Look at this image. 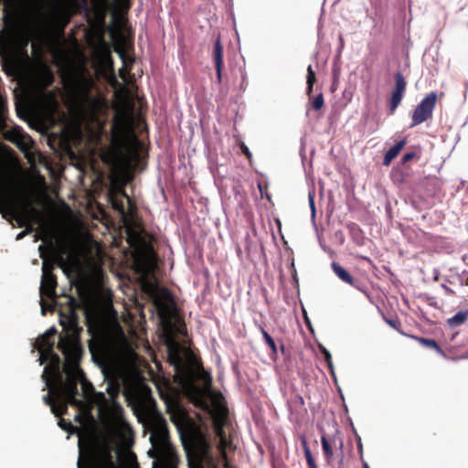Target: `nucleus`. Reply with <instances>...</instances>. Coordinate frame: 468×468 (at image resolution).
<instances>
[{"label": "nucleus", "mask_w": 468, "mask_h": 468, "mask_svg": "<svg viewBox=\"0 0 468 468\" xmlns=\"http://www.w3.org/2000/svg\"><path fill=\"white\" fill-rule=\"evenodd\" d=\"M312 108L315 111H319L323 108L324 104L323 93H319L313 101H312Z\"/></svg>", "instance_id": "obj_33"}, {"label": "nucleus", "mask_w": 468, "mask_h": 468, "mask_svg": "<svg viewBox=\"0 0 468 468\" xmlns=\"http://www.w3.org/2000/svg\"><path fill=\"white\" fill-rule=\"evenodd\" d=\"M116 52L119 54V57L121 58V59L122 60V63H123V67L122 69H120V70H119V75L122 80H125L126 75H127V70L125 69L126 54H125V51L122 49V48H116Z\"/></svg>", "instance_id": "obj_31"}, {"label": "nucleus", "mask_w": 468, "mask_h": 468, "mask_svg": "<svg viewBox=\"0 0 468 468\" xmlns=\"http://www.w3.org/2000/svg\"><path fill=\"white\" fill-rule=\"evenodd\" d=\"M189 462L202 465L209 458L211 444L207 438L199 431L191 432L187 445H185Z\"/></svg>", "instance_id": "obj_7"}, {"label": "nucleus", "mask_w": 468, "mask_h": 468, "mask_svg": "<svg viewBox=\"0 0 468 468\" xmlns=\"http://www.w3.org/2000/svg\"><path fill=\"white\" fill-rule=\"evenodd\" d=\"M302 446L303 449V452H304V456H305L308 467L309 468H318V465L311 452V450L308 446L305 437L302 438Z\"/></svg>", "instance_id": "obj_26"}, {"label": "nucleus", "mask_w": 468, "mask_h": 468, "mask_svg": "<svg viewBox=\"0 0 468 468\" xmlns=\"http://www.w3.org/2000/svg\"><path fill=\"white\" fill-rule=\"evenodd\" d=\"M468 319V310L458 312L452 317L447 319L446 323L450 328H456L463 324Z\"/></svg>", "instance_id": "obj_21"}, {"label": "nucleus", "mask_w": 468, "mask_h": 468, "mask_svg": "<svg viewBox=\"0 0 468 468\" xmlns=\"http://www.w3.org/2000/svg\"><path fill=\"white\" fill-rule=\"evenodd\" d=\"M0 214L4 218L11 216L19 228L27 229L32 225L31 221L39 216V212L32 206V203L26 198L19 206L14 198H5L0 202Z\"/></svg>", "instance_id": "obj_6"}, {"label": "nucleus", "mask_w": 468, "mask_h": 468, "mask_svg": "<svg viewBox=\"0 0 468 468\" xmlns=\"http://www.w3.org/2000/svg\"><path fill=\"white\" fill-rule=\"evenodd\" d=\"M184 419H185V417L182 414H180L179 416L173 417V421L175 423H181V422H183Z\"/></svg>", "instance_id": "obj_43"}, {"label": "nucleus", "mask_w": 468, "mask_h": 468, "mask_svg": "<svg viewBox=\"0 0 468 468\" xmlns=\"http://www.w3.org/2000/svg\"><path fill=\"white\" fill-rule=\"evenodd\" d=\"M79 368H70L67 372V379L63 382L62 374L59 368H49V372L57 378V385L54 388L55 395L59 400V405L52 406V413L56 417H61L68 411V405L80 408L83 401L78 390V382H80Z\"/></svg>", "instance_id": "obj_3"}, {"label": "nucleus", "mask_w": 468, "mask_h": 468, "mask_svg": "<svg viewBox=\"0 0 468 468\" xmlns=\"http://www.w3.org/2000/svg\"><path fill=\"white\" fill-rule=\"evenodd\" d=\"M261 332L262 336H263L266 344L268 345V346L271 348L272 353L276 354L277 346H276V344H275L273 338L269 335V333L263 327H261Z\"/></svg>", "instance_id": "obj_30"}, {"label": "nucleus", "mask_w": 468, "mask_h": 468, "mask_svg": "<svg viewBox=\"0 0 468 468\" xmlns=\"http://www.w3.org/2000/svg\"><path fill=\"white\" fill-rule=\"evenodd\" d=\"M57 277L55 274L42 276L40 284L41 297H48L49 299L56 298Z\"/></svg>", "instance_id": "obj_15"}, {"label": "nucleus", "mask_w": 468, "mask_h": 468, "mask_svg": "<svg viewBox=\"0 0 468 468\" xmlns=\"http://www.w3.org/2000/svg\"><path fill=\"white\" fill-rule=\"evenodd\" d=\"M320 350L322 352V354L324 355V359L329 367V368L331 369V371H333V361H332V356L330 354V352L324 346H320Z\"/></svg>", "instance_id": "obj_34"}, {"label": "nucleus", "mask_w": 468, "mask_h": 468, "mask_svg": "<svg viewBox=\"0 0 468 468\" xmlns=\"http://www.w3.org/2000/svg\"><path fill=\"white\" fill-rule=\"evenodd\" d=\"M58 426L66 431H70L72 429H73V425L70 421H67L65 420L64 419L60 418L59 420H58Z\"/></svg>", "instance_id": "obj_35"}, {"label": "nucleus", "mask_w": 468, "mask_h": 468, "mask_svg": "<svg viewBox=\"0 0 468 468\" xmlns=\"http://www.w3.org/2000/svg\"><path fill=\"white\" fill-rule=\"evenodd\" d=\"M33 230H34V227H33L32 225H28V226H27V229H26L25 230L21 231V232L16 236V239H23L27 234L31 233Z\"/></svg>", "instance_id": "obj_37"}, {"label": "nucleus", "mask_w": 468, "mask_h": 468, "mask_svg": "<svg viewBox=\"0 0 468 468\" xmlns=\"http://www.w3.org/2000/svg\"><path fill=\"white\" fill-rule=\"evenodd\" d=\"M395 85L392 88L389 96L387 99L388 115H393L397 108L401 103L406 89L407 80L400 71H397L394 75Z\"/></svg>", "instance_id": "obj_9"}, {"label": "nucleus", "mask_w": 468, "mask_h": 468, "mask_svg": "<svg viewBox=\"0 0 468 468\" xmlns=\"http://www.w3.org/2000/svg\"><path fill=\"white\" fill-rule=\"evenodd\" d=\"M170 302H173V296L166 289L162 292V297H158L154 300V303L162 318H165L169 315L170 308L167 303Z\"/></svg>", "instance_id": "obj_16"}, {"label": "nucleus", "mask_w": 468, "mask_h": 468, "mask_svg": "<svg viewBox=\"0 0 468 468\" xmlns=\"http://www.w3.org/2000/svg\"><path fill=\"white\" fill-rule=\"evenodd\" d=\"M386 323L388 324L391 327L399 330V326L401 325L399 320H392V319H385Z\"/></svg>", "instance_id": "obj_40"}, {"label": "nucleus", "mask_w": 468, "mask_h": 468, "mask_svg": "<svg viewBox=\"0 0 468 468\" xmlns=\"http://www.w3.org/2000/svg\"><path fill=\"white\" fill-rule=\"evenodd\" d=\"M48 370L49 368H45L43 378L46 382V387L49 388V392L43 397V400L45 404L50 406L52 410L53 405H59V400L57 399L54 391L56 385L53 384L51 378L47 376Z\"/></svg>", "instance_id": "obj_18"}, {"label": "nucleus", "mask_w": 468, "mask_h": 468, "mask_svg": "<svg viewBox=\"0 0 468 468\" xmlns=\"http://www.w3.org/2000/svg\"><path fill=\"white\" fill-rule=\"evenodd\" d=\"M258 187H259V190H260V192H261V197H264V195H265V196H266V197L270 200V199H271V197H270V196L266 193L267 186H264V187H263L261 184H259V185H258Z\"/></svg>", "instance_id": "obj_41"}, {"label": "nucleus", "mask_w": 468, "mask_h": 468, "mask_svg": "<svg viewBox=\"0 0 468 468\" xmlns=\"http://www.w3.org/2000/svg\"><path fill=\"white\" fill-rule=\"evenodd\" d=\"M57 330L54 327L49 328L43 335L37 339L35 346L42 355L50 356L55 362L58 363L59 357L53 350Z\"/></svg>", "instance_id": "obj_10"}, {"label": "nucleus", "mask_w": 468, "mask_h": 468, "mask_svg": "<svg viewBox=\"0 0 468 468\" xmlns=\"http://www.w3.org/2000/svg\"><path fill=\"white\" fill-rule=\"evenodd\" d=\"M332 270L335 272V274L344 282L355 286L356 285V280L354 277L350 274L349 271H347L344 267H342L337 262H332Z\"/></svg>", "instance_id": "obj_19"}, {"label": "nucleus", "mask_w": 468, "mask_h": 468, "mask_svg": "<svg viewBox=\"0 0 468 468\" xmlns=\"http://www.w3.org/2000/svg\"><path fill=\"white\" fill-rule=\"evenodd\" d=\"M78 468H117L110 454L102 458H95L88 454L85 458L80 454L78 460Z\"/></svg>", "instance_id": "obj_12"}, {"label": "nucleus", "mask_w": 468, "mask_h": 468, "mask_svg": "<svg viewBox=\"0 0 468 468\" xmlns=\"http://www.w3.org/2000/svg\"><path fill=\"white\" fill-rule=\"evenodd\" d=\"M107 392L110 399L106 398L103 392L95 394V405L98 407L101 414H103L109 423H122L123 409L116 399L120 394V385L111 380L107 385Z\"/></svg>", "instance_id": "obj_5"}, {"label": "nucleus", "mask_w": 468, "mask_h": 468, "mask_svg": "<svg viewBox=\"0 0 468 468\" xmlns=\"http://www.w3.org/2000/svg\"><path fill=\"white\" fill-rule=\"evenodd\" d=\"M322 449L326 463L330 464L334 456V450L335 449V455L337 456L339 450L342 448L343 442L341 440L336 438H327L322 436L321 438Z\"/></svg>", "instance_id": "obj_13"}, {"label": "nucleus", "mask_w": 468, "mask_h": 468, "mask_svg": "<svg viewBox=\"0 0 468 468\" xmlns=\"http://www.w3.org/2000/svg\"><path fill=\"white\" fill-rule=\"evenodd\" d=\"M79 303L77 300L72 296H69L67 307L65 310L59 311V322L63 326V330L66 331L67 335L59 336L58 348L66 357L69 356L78 347L73 338L69 335V334H78L81 330L79 326V316L76 312Z\"/></svg>", "instance_id": "obj_4"}, {"label": "nucleus", "mask_w": 468, "mask_h": 468, "mask_svg": "<svg viewBox=\"0 0 468 468\" xmlns=\"http://www.w3.org/2000/svg\"><path fill=\"white\" fill-rule=\"evenodd\" d=\"M5 138L12 142L13 144H16L18 147H23V141L28 138L26 134L23 133L21 130L14 129L6 133Z\"/></svg>", "instance_id": "obj_23"}, {"label": "nucleus", "mask_w": 468, "mask_h": 468, "mask_svg": "<svg viewBox=\"0 0 468 468\" xmlns=\"http://www.w3.org/2000/svg\"><path fill=\"white\" fill-rule=\"evenodd\" d=\"M122 2L128 3V5H130V0H122Z\"/></svg>", "instance_id": "obj_48"}, {"label": "nucleus", "mask_w": 468, "mask_h": 468, "mask_svg": "<svg viewBox=\"0 0 468 468\" xmlns=\"http://www.w3.org/2000/svg\"><path fill=\"white\" fill-rule=\"evenodd\" d=\"M309 203H310V207L312 209V214H313V217L314 216L315 214V207H314V196L309 194Z\"/></svg>", "instance_id": "obj_42"}, {"label": "nucleus", "mask_w": 468, "mask_h": 468, "mask_svg": "<svg viewBox=\"0 0 468 468\" xmlns=\"http://www.w3.org/2000/svg\"><path fill=\"white\" fill-rule=\"evenodd\" d=\"M124 146V126L121 121L115 119L112 126L110 145L101 151V158L104 164L110 166L123 168V176L113 182L109 190V199L112 207L121 213L124 212V206L122 201L118 198V196L129 199L124 187L133 179L131 170L142 163L138 151L128 155L123 152Z\"/></svg>", "instance_id": "obj_1"}, {"label": "nucleus", "mask_w": 468, "mask_h": 468, "mask_svg": "<svg viewBox=\"0 0 468 468\" xmlns=\"http://www.w3.org/2000/svg\"><path fill=\"white\" fill-rule=\"evenodd\" d=\"M315 81H316L315 72L313 69L312 66L309 65L307 68V76H306V83H307L306 94L308 95L309 98H311V96H312L313 88H314V84L315 83Z\"/></svg>", "instance_id": "obj_28"}, {"label": "nucleus", "mask_w": 468, "mask_h": 468, "mask_svg": "<svg viewBox=\"0 0 468 468\" xmlns=\"http://www.w3.org/2000/svg\"><path fill=\"white\" fill-rule=\"evenodd\" d=\"M168 361L174 366L176 368H181L182 366V357L180 349L177 345H172L168 346Z\"/></svg>", "instance_id": "obj_20"}, {"label": "nucleus", "mask_w": 468, "mask_h": 468, "mask_svg": "<svg viewBox=\"0 0 468 468\" xmlns=\"http://www.w3.org/2000/svg\"><path fill=\"white\" fill-rule=\"evenodd\" d=\"M78 375L80 378V383L81 385L82 394H80V399L83 398L86 400H89L95 404V394L98 393L95 391L92 384L85 378L84 373L81 369H78Z\"/></svg>", "instance_id": "obj_17"}, {"label": "nucleus", "mask_w": 468, "mask_h": 468, "mask_svg": "<svg viewBox=\"0 0 468 468\" xmlns=\"http://www.w3.org/2000/svg\"><path fill=\"white\" fill-rule=\"evenodd\" d=\"M418 342L424 347L435 350L439 355L444 356V351L438 345V343L433 339L424 338V337H415Z\"/></svg>", "instance_id": "obj_25"}, {"label": "nucleus", "mask_w": 468, "mask_h": 468, "mask_svg": "<svg viewBox=\"0 0 468 468\" xmlns=\"http://www.w3.org/2000/svg\"><path fill=\"white\" fill-rule=\"evenodd\" d=\"M157 423H165V421L163 419H161L157 421Z\"/></svg>", "instance_id": "obj_47"}, {"label": "nucleus", "mask_w": 468, "mask_h": 468, "mask_svg": "<svg viewBox=\"0 0 468 468\" xmlns=\"http://www.w3.org/2000/svg\"><path fill=\"white\" fill-rule=\"evenodd\" d=\"M94 60L98 67L104 71H114L113 59L112 57V51L109 45L105 41H101V44L94 50Z\"/></svg>", "instance_id": "obj_11"}, {"label": "nucleus", "mask_w": 468, "mask_h": 468, "mask_svg": "<svg viewBox=\"0 0 468 468\" xmlns=\"http://www.w3.org/2000/svg\"><path fill=\"white\" fill-rule=\"evenodd\" d=\"M212 57L215 63L216 74L218 82L222 80L223 61V46L221 44L220 36H218L214 44Z\"/></svg>", "instance_id": "obj_14"}, {"label": "nucleus", "mask_w": 468, "mask_h": 468, "mask_svg": "<svg viewBox=\"0 0 468 468\" xmlns=\"http://www.w3.org/2000/svg\"><path fill=\"white\" fill-rule=\"evenodd\" d=\"M43 246H39L40 257L43 259L42 263V276L53 275V270L55 268L54 262L50 260H48L44 256Z\"/></svg>", "instance_id": "obj_27"}, {"label": "nucleus", "mask_w": 468, "mask_h": 468, "mask_svg": "<svg viewBox=\"0 0 468 468\" xmlns=\"http://www.w3.org/2000/svg\"><path fill=\"white\" fill-rule=\"evenodd\" d=\"M364 468H369L367 463H365Z\"/></svg>", "instance_id": "obj_50"}, {"label": "nucleus", "mask_w": 468, "mask_h": 468, "mask_svg": "<svg viewBox=\"0 0 468 468\" xmlns=\"http://www.w3.org/2000/svg\"><path fill=\"white\" fill-rule=\"evenodd\" d=\"M7 189L8 184L0 175V202L5 198H12L11 197L6 195Z\"/></svg>", "instance_id": "obj_32"}, {"label": "nucleus", "mask_w": 468, "mask_h": 468, "mask_svg": "<svg viewBox=\"0 0 468 468\" xmlns=\"http://www.w3.org/2000/svg\"><path fill=\"white\" fill-rule=\"evenodd\" d=\"M218 435L220 437L221 445L225 446V444L227 443V439H226L225 431H223L222 428L218 429Z\"/></svg>", "instance_id": "obj_38"}, {"label": "nucleus", "mask_w": 468, "mask_h": 468, "mask_svg": "<svg viewBox=\"0 0 468 468\" xmlns=\"http://www.w3.org/2000/svg\"><path fill=\"white\" fill-rule=\"evenodd\" d=\"M86 320H87V322H88V323H90V318H89V316H87V317H86Z\"/></svg>", "instance_id": "obj_49"}, {"label": "nucleus", "mask_w": 468, "mask_h": 468, "mask_svg": "<svg viewBox=\"0 0 468 468\" xmlns=\"http://www.w3.org/2000/svg\"><path fill=\"white\" fill-rule=\"evenodd\" d=\"M95 80L90 76L80 74L72 86V97L79 112L91 122L97 121L107 110L105 98L97 90Z\"/></svg>", "instance_id": "obj_2"}, {"label": "nucleus", "mask_w": 468, "mask_h": 468, "mask_svg": "<svg viewBox=\"0 0 468 468\" xmlns=\"http://www.w3.org/2000/svg\"><path fill=\"white\" fill-rule=\"evenodd\" d=\"M41 310H42V314H45V303H44L43 300L41 301Z\"/></svg>", "instance_id": "obj_45"}, {"label": "nucleus", "mask_w": 468, "mask_h": 468, "mask_svg": "<svg viewBox=\"0 0 468 468\" xmlns=\"http://www.w3.org/2000/svg\"><path fill=\"white\" fill-rule=\"evenodd\" d=\"M405 141L400 140L397 142L385 154L384 157V164L389 165V163L399 154V153L401 151V149L405 145Z\"/></svg>", "instance_id": "obj_22"}, {"label": "nucleus", "mask_w": 468, "mask_h": 468, "mask_svg": "<svg viewBox=\"0 0 468 468\" xmlns=\"http://www.w3.org/2000/svg\"><path fill=\"white\" fill-rule=\"evenodd\" d=\"M155 437H158L160 441L163 442V443H165L167 441V439H168V431H167V429H166L165 425L162 426L158 430V431H156V432H154V433H153L151 435V441H152L153 443H154V439Z\"/></svg>", "instance_id": "obj_29"}, {"label": "nucleus", "mask_w": 468, "mask_h": 468, "mask_svg": "<svg viewBox=\"0 0 468 468\" xmlns=\"http://www.w3.org/2000/svg\"><path fill=\"white\" fill-rule=\"evenodd\" d=\"M369 5L366 6V11L367 16L373 19L377 20L380 16V0H368Z\"/></svg>", "instance_id": "obj_24"}, {"label": "nucleus", "mask_w": 468, "mask_h": 468, "mask_svg": "<svg viewBox=\"0 0 468 468\" xmlns=\"http://www.w3.org/2000/svg\"><path fill=\"white\" fill-rule=\"evenodd\" d=\"M416 156V154L414 152L407 153L402 157V163L406 164L412 160Z\"/></svg>", "instance_id": "obj_39"}, {"label": "nucleus", "mask_w": 468, "mask_h": 468, "mask_svg": "<svg viewBox=\"0 0 468 468\" xmlns=\"http://www.w3.org/2000/svg\"><path fill=\"white\" fill-rule=\"evenodd\" d=\"M437 100V93L432 91L420 101L412 112L410 127L417 126L432 117Z\"/></svg>", "instance_id": "obj_8"}, {"label": "nucleus", "mask_w": 468, "mask_h": 468, "mask_svg": "<svg viewBox=\"0 0 468 468\" xmlns=\"http://www.w3.org/2000/svg\"><path fill=\"white\" fill-rule=\"evenodd\" d=\"M239 148H240L242 154H244L248 159H250L252 154H251L250 151L249 150L248 146L243 142H240L239 144Z\"/></svg>", "instance_id": "obj_36"}, {"label": "nucleus", "mask_w": 468, "mask_h": 468, "mask_svg": "<svg viewBox=\"0 0 468 468\" xmlns=\"http://www.w3.org/2000/svg\"><path fill=\"white\" fill-rule=\"evenodd\" d=\"M182 415L185 417L183 422L190 421V419L186 416V414L183 413Z\"/></svg>", "instance_id": "obj_46"}, {"label": "nucleus", "mask_w": 468, "mask_h": 468, "mask_svg": "<svg viewBox=\"0 0 468 468\" xmlns=\"http://www.w3.org/2000/svg\"><path fill=\"white\" fill-rule=\"evenodd\" d=\"M443 288L445 289V291H446L449 294H453V293H454V292H453L451 288H449V287H447V286H445V285H443Z\"/></svg>", "instance_id": "obj_44"}]
</instances>
